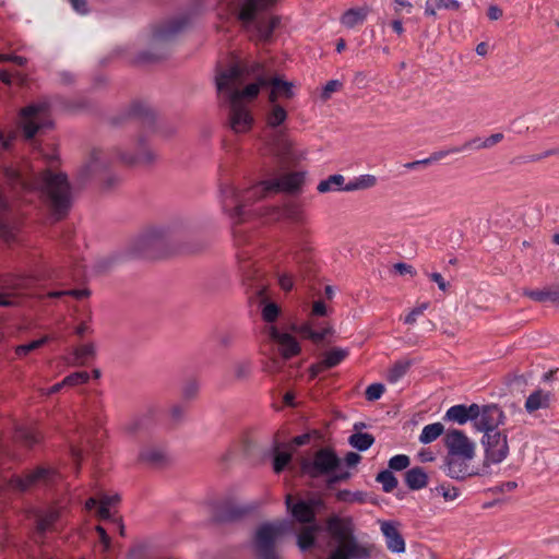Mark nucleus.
I'll return each instance as SVG.
<instances>
[{
	"label": "nucleus",
	"instance_id": "nucleus-1",
	"mask_svg": "<svg viewBox=\"0 0 559 559\" xmlns=\"http://www.w3.org/2000/svg\"><path fill=\"white\" fill-rule=\"evenodd\" d=\"M216 87L219 96L229 104V126L236 133L251 129L253 117L245 102L253 100L260 90L269 84L262 67L257 62H236L217 72Z\"/></svg>",
	"mask_w": 559,
	"mask_h": 559
},
{
	"label": "nucleus",
	"instance_id": "nucleus-2",
	"mask_svg": "<svg viewBox=\"0 0 559 559\" xmlns=\"http://www.w3.org/2000/svg\"><path fill=\"white\" fill-rule=\"evenodd\" d=\"M8 183L14 190L41 189L53 212L61 216L70 206L71 192L63 174L44 173L39 178L34 177L26 163H17L4 168Z\"/></svg>",
	"mask_w": 559,
	"mask_h": 559
},
{
	"label": "nucleus",
	"instance_id": "nucleus-3",
	"mask_svg": "<svg viewBox=\"0 0 559 559\" xmlns=\"http://www.w3.org/2000/svg\"><path fill=\"white\" fill-rule=\"evenodd\" d=\"M444 443L448 449L444 473L452 479L464 480L468 477L483 476L487 471L472 464L476 444L462 431L453 429L447 432Z\"/></svg>",
	"mask_w": 559,
	"mask_h": 559
},
{
	"label": "nucleus",
	"instance_id": "nucleus-4",
	"mask_svg": "<svg viewBox=\"0 0 559 559\" xmlns=\"http://www.w3.org/2000/svg\"><path fill=\"white\" fill-rule=\"evenodd\" d=\"M286 507L294 519L300 523L307 524L297 535V545L305 551L313 546L316 535L320 531V525L314 521L316 509L321 506L320 499L297 500L294 501L292 495L286 496Z\"/></svg>",
	"mask_w": 559,
	"mask_h": 559
},
{
	"label": "nucleus",
	"instance_id": "nucleus-5",
	"mask_svg": "<svg viewBox=\"0 0 559 559\" xmlns=\"http://www.w3.org/2000/svg\"><path fill=\"white\" fill-rule=\"evenodd\" d=\"M302 472L310 477L328 476L329 484H335L349 477L337 455L330 449H321L311 459L301 464Z\"/></svg>",
	"mask_w": 559,
	"mask_h": 559
},
{
	"label": "nucleus",
	"instance_id": "nucleus-6",
	"mask_svg": "<svg viewBox=\"0 0 559 559\" xmlns=\"http://www.w3.org/2000/svg\"><path fill=\"white\" fill-rule=\"evenodd\" d=\"M326 530L338 543L337 548L329 559H350L366 556L365 549L352 536V523L346 519L331 516L326 522Z\"/></svg>",
	"mask_w": 559,
	"mask_h": 559
},
{
	"label": "nucleus",
	"instance_id": "nucleus-7",
	"mask_svg": "<svg viewBox=\"0 0 559 559\" xmlns=\"http://www.w3.org/2000/svg\"><path fill=\"white\" fill-rule=\"evenodd\" d=\"M289 528L287 521L263 523L257 528L253 545L261 559H278L275 545Z\"/></svg>",
	"mask_w": 559,
	"mask_h": 559
},
{
	"label": "nucleus",
	"instance_id": "nucleus-8",
	"mask_svg": "<svg viewBox=\"0 0 559 559\" xmlns=\"http://www.w3.org/2000/svg\"><path fill=\"white\" fill-rule=\"evenodd\" d=\"M253 187L241 192L230 180H223L219 185L223 210L233 218L240 219L250 202L262 199L261 193H250Z\"/></svg>",
	"mask_w": 559,
	"mask_h": 559
},
{
	"label": "nucleus",
	"instance_id": "nucleus-9",
	"mask_svg": "<svg viewBox=\"0 0 559 559\" xmlns=\"http://www.w3.org/2000/svg\"><path fill=\"white\" fill-rule=\"evenodd\" d=\"M180 229V223L151 226L136 238V247L140 251H145L152 248L164 246L174 236H176Z\"/></svg>",
	"mask_w": 559,
	"mask_h": 559
},
{
	"label": "nucleus",
	"instance_id": "nucleus-10",
	"mask_svg": "<svg viewBox=\"0 0 559 559\" xmlns=\"http://www.w3.org/2000/svg\"><path fill=\"white\" fill-rule=\"evenodd\" d=\"M50 126L48 106L45 103L25 107L20 116V127L26 139H32L38 130Z\"/></svg>",
	"mask_w": 559,
	"mask_h": 559
},
{
	"label": "nucleus",
	"instance_id": "nucleus-11",
	"mask_svg": "<svg viewBox=\"0 0 559 559\" xmlns=\"http://www.w3.org/2000/svg\"><path fill=\"white\" fill-rule=\"evenodd\" d=\"M483 443L485 447V459L480 469L487 471L490 464L501 463L509 454L508 439L504 432H488L484 435Z\"/></svg>",
	"mask_w": 559,
	"mask_h": 559
},
{
	"label": "nucleus",
	"instance_id": "nucleus-12",
	"mask_svg": "<svg viewBox=\"0 0 559 559\" xmlns=\"http://www.w3.org/2000/svg\"><path fill=\"white\" fill-rule=\"evenodd\" d=\"M304 179V173H289L280 178L265 180L253 186L250 193H261V197L264 198L270 193L278 191L293 192L301 187Z\"/></svg>",
	"mask_w": 559,
	"mask_h": 559
},
{
	"label": "nucleus",
	"instance_id": "nucleus-13",
	"mask_svg": "<svg viewBox=\"0 0 559 559\" xmlns=\"http://www.w3.org/2000/svg\"><path fill=\"white\" fill-rule=\"evenodd\" d=\"M59 475L51 468L38 467L28 472L25 476L10 478L9 486L17 491H26L40 485H48L57 480Z\"/></svg>",
	"mask_w": 559,
	"mask_h": 559
},
{
	"label": "nucleus",
	"instance_id": "nucleus-14",
	"mask_svg": "<svg viewBox=\"0 0 559 559\" xmlns=\"http://www.w3.org/2000/svg\"><path fill=\"white\" fill-rule=\"evenodd\" d=\"M116 155L120 162L132 166L151 165L157 158V153L147 144L144 138L136 141L134 152L117 148Z\"/></svg>",
	"mask_w": 559,
	"mask_h": 559
},
{
	"label": "nucleus",
	"instance_id": "nucleus-15",
	"mask_svg": "<svg viewBox=\"0 0 559 559\" xmlns=\"http://www.w3.org/2000/svg\"><path fill=\"white\" fill-rule=\"evenodd\" d=\"M275 0H271L270 2H266V3H257V5H254V11H253V14H252V17L249 20H243L241 17V11H242V8H243V2L241 3V8H240V11H239V19L240 21L243 23V25L248 28V29H254L255 33H257V36L259 37V39L261 40H269L272 36V33L274 31V28L277 26L278 24V19L273 16V17H269V19H264V20H259V21H255V14L259 10H262L264 8H266L267 5L272 4Z\"/></svg>",
	"mask_w": 559,
	"mask_h": 559
},
{
	"label": "nucleus",
	"instance_id": "nucleus-16",
	"mask_svg": "<svg viewBox=\"0 0 559 559\" xmlns=\"http://www.w3.org/2000/svg\"><path fill=\"white\" fill-rule=\"evenodd\" d=\"M267 153L282 162H293L298 158L293 150V143L283 131H276L266 144Z\"/></svg>",
	"mask_w": 559,
	"mask_h": 559
},
{
	"label": "nucleus",
	"instance_id": "nucleus-17",
	"mask_svg": "<svg viewBox=\"0 0 559 559\" xmlns=\"http://www.w3.org/2000/svg\"><path fill=\"white\" fill-rule=\"evenodd\" d=\"M265 333L271 341L277 344L278 352L285 359H289L300 353V345L294 336L281 332L275 325H269Z\"/></svg>",
	"mask_w": 559,
	"mask_h": 559
},
{
	"label": "nucleus",
	"instance_id": "nucleus-18",
	"mask_svg": "<svg viewBox=\"0 0 559 559\" xmlns=\"http://www.w3.org/2000/svg\"><path fill=\"white\" fill-rule=\"evenodd\" d=\"M293 330L302 338L310 340L313 344H321L329 335L334 333L330 324L319 323L312 319L296 325Z\"/></svg>",
	"mask_w": 559,
	"mask_h": 559
},
{
	"label": "nucleus",
	"instance_id": "nucleus-19",
	"mask_svg": "<svg viewBox=\"0 0 559 559\" xmlns=\"http://www.w3.org/2000/svg\"><path fill=\"white\" fill-rule=\"evenodd\" d=\"M503 412L496 405H488L481 407V415L475 427L487 435L491 431H499L497 428L503 424Z\"/></svg>",
	"mask_w": 559,
	"mask_h": 559
},
{
	"label": "nucleus",
	"instance_id": "nucleus-20",
	"mask_svg": "<svg viewBox=\"0 0 559 559\" xmlns=\"http://www.w3.org/2000/svg\"><path fill=\"white\" fill-rule=\"evenodd\" d=\"M39 277L34 274L17 276L13 280V282L8 285V288L12 290V293L0 292V306L9 307L14 305L13 296L17 295L24 290L29 289L35 282H37Z\"/></svg>",
	"mask_w": 559,
	"mask_h": 559
},
{
	"label": "nucleus",
	"instance_id": "nucleus-21",
	"mask_svg": "<svg viewBox=\"0 0 559 559\" xmlns=\"http://www.w3.org/2000/svg\"><path fill=\"white\" fill-rule=\"evenodd\" d=\"M380 528L385 537L386 547L390 551L396 554L405 551V540L397 530V523L382 521L380 522Z\"/></svg>",
	"mask_w": 559,
	"mask_h": 559
},
{
	"label": "nucleus",
	"instance_id": "nucleus-22",
	"mask_svg": "<svg viewBox=\"0 0 559 559\" xmlns=\"http://www.w3.org/2000/svg\"><path fill=\"white\" fill-rule=\"evenodd\" d=\"M62 510L61 507H51L38 514L36 524L37 538H41L46 532L53 530V525L60 519Z\"/></svg>",
	"mask_w": 559,
	"mask_h": 559
},
{
	"label": "nucleus",
	"instance_id": "nucleus-23",
	"mask_svg": "<svg viewBox=\"0 0 559 559\" xmlns=\"http://www.w3.org/2000/svg\"><path fill=\"white\" fill-rule=\"evenodd\" d=\"M295 95L294 84L275 78L271 81L269 102L277 103L278 98L290 99Z\"/></svg>",
	"mask_w": 559,
	"mask_h": 559
},
{
	"label": "nucleus",
	"instance_id": "nucleus-24",
	"mask_svg": "<svg viewBox=\"0 0 559 559\" xmlns=\"http://www.w3.org/2000/svg\"><path fill=\"white\" fill-rule=\"evenodd\" d=\"M550 403V394L548 392L537 390L528 395L525 402V409L534 413L538 409L547 408Z\"/></svg>",
	"mask_w": 559,
	"mask_h": 559
},
{
	"label": "nucleus",
	"instance_id": "nucleus-25",
	"mask_svg": "<svg viewBox=\"0 0 559 559\" xmlns=\"http://www.w3.org/2000/svg\"><path fill=\"white\" fill-rule=\"evenodd\" d=\"M95 354H96V348L93 343L78 346L73 349V353H72L73 358L68 360V365H71V366L85 365L88 359L95 357Z\"/></svg>",
	"mask_w": 559,
	"mask_h": 559
},
{
	"label": "nucleus",
	"instance_id": "nucleus-26",
	"mask_svg": "<svg viewBox=\"0 0 559 559\" xmlns=\"http://www.w3.org/2000/svg\"><path fill=\"white\" fill-rule=\"evenodd\" d=\"M139 459L150 465H159L166 460V451L162 447H146L141 450Z\"/></svg>",
	"mask_w": 559,
	"mask_h": 559
},
{
	"label": "nucleus",
	"instance_id": "nucleus-27",
	"mask_svg": "<svg viewBox=\"0 0 559 559\" xmlns=\"http://www.w3.org/2000/svg\"><path fill=\"white\" fill-rule=\"evenodd\" d=\"M369 13V9L367 7L349 9L342 16V24L346 27H355L360 25L366 20Z\"/></svg>",
	"mask_w": 559,
	"mask_h": 559
},
{
	"label": "nucleus",
	"instance_id": "nucleus-28",
	"mask_svg": "<svg viewBox=\"0 0 559 559\" xmlns=\"http://www.w3.org/2000/svg\"><path fill=\"white\" fill-rule=\"evenodd\" d=\"M265 119L267 127L277 128L287 119V111L278 103L270 102V108Z\"/></svg>",
	"mask_w": 559,
	"mask_h": 559
},
{
	"label": "nucleus",
	"instance_id": "nucleus-29",
	"mask_svg": "<svg viewBox=\"0 0 559 559\" xmlns=\"http://www.w3.org/2000/svg\"><path fill=\"white\" fill-rule=\"evenodd\" d=\"M427 474L420 467L411 468L405 474L406 485L413 490L424 488L427 485Z\"/></svg>",
	"mask_w": 559,
	"mask_h": 559
},
{
	"label": "nucleus",
	"instance_id": "nucleus-30",
	"mask_svg": "<svg viewBox=\"0 0 559 559\" xmlns=\"http://www.w3.org/2000/svg\"><path fill=\"white\" fill-rule=\"evenodd\" d=\"M348 356V349L334 347L323 354L322 365L325 368H333L340 365Z\"/></svg>",
	"mask_w": 559,
	"mask_h": 559
},
{
	"label": "nucleus",
	"instance_id": "nucleus-31",
	"mask_svg": "<svg viewBox=\"0 0 559 559\" xmlns=\"http://www.w3.org/2000/svg\"><path fill=\"white\" fill-rule=\"evenodd\" d=\"M269 214L273 219H280L282 216L287 217L293 222H301L304 218L302 212L297 205H287L283 211H280L276 207H272L269 210Z\"/></svg>",
	"mask_w": 559,
	"mask_h": 559
},
{
	"label": "nucleus",
	"instance_id": "nucleus-32",
	"mask_svg": "<svg viewBox=\"0 0 559 559\" xmlns=\"http://www.w3.org/2000/svg\"><path fill=\"white\" fill-rule=\"evenodd\" d=\"M443 431L444 427L441 423L426 425L419 435V441L424 444L431 443L437 440Z\"/></svg>",
	"mask_w": 559,
	"mask_h": 559
},
{
	"label": "nucleus",
	"instance_id": "nucleus-33",
	"mask_svg": "<svg viewBox=\"0 0 559 559\" xmlns=\"http://www.w3.org/2000/svg\"><path fill=\"white\" fill-rule=\"evenodd\" d=\"M344 182L345 177L343 175H332L325 180L320 181L317 189L321 193H326L331 191H343Z\"/></svg>",
	"mask_w": 559,
	"mask_h": 559
},
{
	"label": "nucleus",
	"instance_id": "nucleus-34",
	"mask_svg": "<svg viewBox=\"0 0 559 559\" xmlns=\"http://www.w3.org/2000/svg\"><path fill=\"white\" fill-rule=\"evenodd\" d=\"M120 500V497L118 495H103L99 499V507L97 510V515L102 520H109L112 516V513L110 511V508L114 507L118 501Z\"/></svg>",
	"mask_w": 559,
	"mask_h": 559
},
{
	"label": "nucleus",
	"instance_id": "nucleus-35",
	"mask_svg": "<svg viewBox=\"0 0 559 559\" xmlns=\"http://www.w3.org/2000/svg\"><path fill=\"white\" fill-rule=\"evenodd\" d=\"M411 367V362L408 360H400L396 361L389 370L386 374V379L391 383H396L401 380L407 372Z\"/></svg>",
	"mask_w": 559,
	"mask_h": 559
},
{
	"label": "nucleus",
	"instance_id": "nucleus-36",
	"mask_svg": "<svg viewBox=\"0 0 559 559\" xmlns=\"http://www.w3.org/2000/svg\"><path fill=\"white\" fill-rule=\"evenodd\" d=\"M348 441L353 448L365 451L372 445L374 438L370 433L357 432L352 435Z\"/></svg>",
	"mask_w": 559,
	"mask_h": 559
},
{
	"label": "nucleus",
	"instance_id": "nucleus-37",
	"mask_svg": "<svg viewBox=\"0 0 559 559\" xmlns=\"http://www.w3.org/2000/svg\"><path fill=\"white\" fill-rule=\"evenodd\" d=\"M106 163L107 162L104 158V153L99 150H93L86 163V169L90 173H95L105 167Z\"/></svg>",
	"mask_w": 559,
	"mask_h": 559
},
{
	"label": "nucleus",
	"instance_id": "nucleus-38",
	"mask_svg": "<svg viewBox=\"0 0 559 559\" xmlns=\"http://www.w3.org/2000/svg\"><path fill=\"white\" fill-rule=\"evenodd\" d=\"M445 418L457 424H465L468 420L466 415L465 405H454L445 413Z\"/></svg>",
	"mask_w": 559,
	"mask_h": 559
},
{
	"label": "nucleus",
	"instance_id": "nucleus-39",
	"mask_svg": "<svg viewBox=\"0 0 559 559\" xmlns=\"http://www.w3.org/2000/svg\"><path fill=\"white\" fill-rule=\"evenodd\" d=\"M16 438L25 442L27 445H32L39 440V435L32 427H21L16 431Z\"/></svg>",
	"mask_w": 559,
	"mask_h": 559
},
{
	"label": "nucleus",
	"instance_id": "nucleus-40",
	"mask_svg": "<svg viewBox=\"0 0 559 559\" xmlns=\"http://www.w3.org/2000/svg\"><path fill=\"white\" fill-rule=\"evenodd\" d=\"M377 480L382 485L385 492H391L397 486V479L390 471L379 473Z\"/></svg>",
	"mask_w": 559,
	"mask_h": 559
},
{
	"label": "nucleus",
	"instance_id": "nucleus-41",
	"mask_svg": "<svg viewBox=\"0 0 559 559\" xmlns=\"http://www.w3.org/2000/svg\"><path fill=\"white\" fill-rule=\"evenodd\" d=\"M280 312H281V309H280V307L276 304H274V302H265L263 308H262L261 314H262V319L266 323H271L272 324L278 318Z\"/></svg>",
	"mask_w": 559,
	"mask_h": 559
},
{
	"label": "nucleus",
	"instance_id": "nucleus-42",
	"mask_svg": "<svg viewBox=\"0 0 559 559\" xmlns=\"http://www.w3.org/2000/svg\"><path fill=\"white\" fill-rule=\"evenodd\" d=\"M433 491L441 496L445 501H453L460 496L459 488L450 485H439L433 489Z\"/></svg>",
	"mask_w": 559,
	"mask_h": 559
},
{
	"label": "nucleus",
	"instance_id": "nucleus-43",
	"mask_svg": "<svg viewBox=\"0 0 559 559\" xmlns=\"http://www.w3.org/2000/svg\"><path fill=\"white\" fill-rule=\"evenodd\" d=\"M47 341H48V337L45 336V337H41L39 340L33 341V342H31L28 344L19 345V346L15 347V354L19 357H24L28 353H31V352L39 348L40 346H43Z\"/></svg>",
	"mask_w": 559,
	"mask_h": 559
},
{
	"label": "nucleus",
	"instance_id": "nucleus-44",
	"mask_svg": "<svg viewBox=\"0 0 559 559\" xmlns=\"http://www.w3.org/2000/svg\"><path fill=\"white\" fill-rule=\"evenodd\" d=\"M277 283L281 289L289 292L294 287L295 276L288 271H277L276 273Z\"/></svg>",
	"mask_w": 559,
	"mask_h": 559
},
{
	"label": "nucleus",
	"instance_id": "nucleus-45",
	"mask_svg": "<svg viewBox=\"0 0 559 559\" xmlns=\"http://www.w3.org/2000/svg\"><path fill=\"white\" fill-rule=\"evenodd\" d=\"M88 379L90 374L86 371H78L67 376L62 380V384H66L67 386H75L86 383Z\"/></svg>",
	"mask_w": 559,
	"mask_h": 559
},
{
	"label": "nucleus",
	"instance_id": "nucleus-46",
	"mask_svg": "<svg viewBox=\"0 0 559 559\" xmlns=\"http://www.w3.org/2000/svg\"><path fill=\"white\" fill-rule=\"evenodd\" d=\"M90 292L86 289H69V290H56L48 294L49 297L56 298L61 296H72L76 299H83L88 297Z\"/></svg>",
	"mask_w": 559,
	"mask_h": 559
},
{
	"label": "nucleus",
	"instance_id": "nucleus-47",
	"mask_svg": "<svg viewBox=\"0 0 559 559\" xmlns=\"http://www.w3.org/2000/svg\"><path fill=\"white\" fill-rule=\"evenodd\" d=\"M292 453L287 451H278L274 457V471L282 472L290 462Z\"/></svg>",
	"mask_w": 559,
	"mask_h": 559
},
{
	"label": "nucleus",
	"instance_id": "nucleus-48",
	"mask_svg": "<svg viewBox=\"0 0 559 559\" xmlns=\"http://www.w3.org/2000/svg\"><path fill=\"white\" fill-rule=\"evenodd\" d=\"M466 150H485L484 139L475 138L461 147H453L448 153H461Z\"/></svg>",
	"mask_w": 559,
	"mask_h": 559
},
{
	"label": "nucleus",
	"instance_id": "nucleus-49",
	"mask_svg": "<svg viewBox=\"0 0 559 559\" xmlns=\"http://www.w3.org/2000/svg\"><path fill=\"white\" fill-rule=\"evenodd\" d=\"M409 465V457L405 454H397L390 459L389 466L394 471H403Z\"/></svg>",
	"mask_w": 559,
	"mask_h": 559
},
{
	"label": "nucleus",
	"instance_id": "nucleus-50",
	"mask_svg": "<svg viewBox=\"0 0 559 559\" xmlns=\"http://www.w3.org/2000/svg\"><path fill=\"white\" fill-rule=\"evenodd\" d=\"M271 0H243V8H242V11H241V17L243 20H250L252 17V14H253V11H254V5H257V3L259 4H263V3H266V2H270Z\"/></svg>",
	"mask_w": 559,
	"mask_h": 559
},
{
	"label": "nucleus",
	"instance_id": "nucleus-51",
	"mask_svg": "<svg viewBox=\"0 0 559 559\" xmlns=\"http://www.w3.org/2000/svg\"><path fill=\"white\" fill-rule=\"evenodd\" d=\"M233 371L236 378H246L251 371V364L247 360L237 361L233 367Z\"/></svg>",
	"mask_w": 559,
	"mask_h": 559
},
{
	"label": "nucleus",
	"instance_id": "nucleus-52",
	"mask_svg": "<svg viewBox=\"0 0 559 559\" xmlns=\"http://www.w3.org/2000/svg\"><path fill=\"white\" fill-rule=\"evenodd\" d=\"M384 392V386L383 384L381 383H373V384H370L367 389H366V399L368 401H376V400H379L381 397V395L383 394Z\"/></svg>",
	"mask_w": 559,
	"mask_h": 559
},
{
	"label": "nucleus",
	"instance_id": "nucleus-53",
	"mask_svg": "<svg viewBox=\"0 0 559 559\" xmlns=\"http://www.w3.org/2000/svg\"><path fill=\"white\" fill-rule=\"evenodd\" d=\"M0 237L7 242H12L15 239V228L0 221Z\"/></svg>",
	"mask_w": 559,
	"mask_h": 559
},
{
	"label": "nucleus",
	"instance_id": "nucleus-54",
	"mask_svg": "<svg viewBox=\"0 0 559 559\" xmlns=\"http://www.w3.org/2000/svg\"><path fill=\"white\" fill-rule=\"evenodd\" d=\"M342 87V83L338 80L329 81L322 91V97L328 99L334 92H337Z\"/></svg>",
	"mask_w": 559,
	"mask_h": 559
},
{
	"label": "nucleus",
	"instance_id": "nucleus-55",
	"mask_svg": "<svg viewBox=\"0 0 559 559\" xmlns=\"http://www.w3.org/2000/svg\"><path fill=\"white\" fill-rule=\"evenodd\" d=\"M525 295L535 301L551 300L548 288L543 290H527Z\"/></svg>",
	"mask_w": 559,
	"mask_h": 559
},
{
	"label": "nucleus",
	"instance_id": "nucleus-56",
	"mask_svg": "<svg viewBox=\"0 0 559 559\" xmlns=\"http://www.w3.org/2000/svg\"><path fill=\"white\" fill-rule=\"evenodd\" d=\"M356 180L360 190L372 188L377 183V178L373 175H361Z\"/></svg>",
	"mask_w": 559,
	"mask_h": 559
},
{
	"label": "nucleus",
	"instance_id": "nucleus-57",
	"mask_svg": "<svg viewBox=\"0 0 559 559\" xmlns=\"http://www.w3.org/2000/svg\"><path fill=\"white\" fill-rule=\"evenodd\" d=\"M95 531L99 536V542L102 544L103 550L108 551L110 549L111 540L108 534L106 533L105 528L100 525H97L95 527Z\"/></svg>",
	"mask_w": 559,
	"mask_h": 559
},
{
	"label": "nucleus",
	"instance_id": "nucleus-58",
	"mask_svg": "<svg viewBox=\"0 0 559 559\" xmlns=\"http://www.w3.org/2000/svg\"><path fill=\"white\" fill-rule=\"evenodd\" d=\"M466 415L468 416V420H473L474 425L478 421L481 415V408L477 404H472L469 406H465Z\"/></svg>",
	"mask_w": 559,
	"mask_h": 559
},
{
	"label": "nucleus",
	"instance_id": "nucleus-59",
	"mask_svg": "<svg viewBox=\"0 0 559 559\" xmlns=\"http://www.w3.org/2000/svg\"><path fill=\"white\" fill-rule=\"evenodd\" d=\"M72 9L79 14H86L88 12L87 2L85 0H67Z\"/></svg>",
	"mask_w": 559,
	"mask_h": 559
},
{
	"label": "nucleus",
	"instance_id": "nucleus-60",
	"mask_svg": "<svg viewBox=\"0 0 559 559\" xmlns=\"http://www.w3.org/2000/svg\"><path fill=\"white\" fill-rule=\"evenodd\" d=\"M437 9L459 10L461 4L456 0H436Z\"/></svg>",
	"mask_w": 559,
	"mask_h": 559
},
{
	"label": "nucleus",
	"instance_id": "nucleus-61",
	"mask_svg": "<svg viewBox=\"0 0 559 559\" xmlns=\"http://www.w3.org/2000/svg\"><path fill=\"white\" fill-rule=\"evenodd\" d=\"M502 139H503L502 133L491 134L490 136L484 139L485 148H490V147L495 146L496 144L501 142Z\"/></svg>",
	"mask_w": 559,
	"mask_h": 559
},
{
	"label": "nucleus",
	"instance_id": "nucleus-62",
	"mask_svg": "<svg viewBox=\"0 0 559 559\" xmlns=\"http://www.w3.org/2000/svg\"><path fill=\"white\" fill-rule=\"evenodd\" d=\"M394 269L401 275H405V274L414 275L415 274L413 266L409 264H406V263H396L394 265Z\"/></svg>",
	"mask_w": 559,
	"mask_h": 559
},
{
	"label": "nucleus",
	"instance_id": "nucleus-63",
	"mask_svg": "<svg viewBox=\"0 0 559 559\" xmlns=\"http://www.w3.org/2000/svg\"><path fill=\"white\" fill-rule=\"evenodd\" d=\"M430 278L438 285L440 290L445 292L448 289V283L440 273L430 274Z\"/></svg>",
	"mask_w": 559,
	"mask_h": 559
},
{
	"label": "nucleus",
	"instance_id": "nucleus-64",
	"mask_svg": "<svg viewBox=\"0 0 559 559\" xmlns=\"http://www.w3.org/2000/svg\"><path fill=\"white\" fill-rule=\"evenodd\" d=\"M359 461H360V455L355 452H348L345 455V463L347 466H355L359 463Z\"/></svg>",
	"mask_w": 559,
	"mask_h": 559
}]
</instances>
